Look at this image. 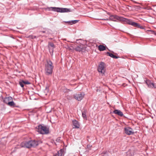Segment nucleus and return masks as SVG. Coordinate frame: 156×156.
I'll return each mask as SVG.
<instances>
[{"instance_id":"obj_12","label":"nucleus","mask_w":156,"mask_h":156,"mask_svg":"<svg viewBox=\"0 0 156 156\" xmlns=\"http://www.w3.org/2000/svg\"><path fill=\"white\" fill-rule=\"evenodd\" d=\"M12 100V97L10 96L6 97L3 99V102L8 105V102Z\"/></svg>"},{"instance_id":"obj_22","label":"nucleus","mask_w":156,"mask_h":156,"mask_svg":"<svg viewBox=\"0 0 156 156\" xmlns=\"http://www.w3.org/2000/svg\"><path fill=\"white\" fill-rule=\"evenodd\" d=\"M102 156H108V152L107 151L104 152L101 154Z\"/></svg>"},{"instance_id":"obj_19","label":"nucleus","mask_w":156,"mask_h":156,"mask_svg":"<svg viewBox=\"0 0 156 156\" xmlns=\"http://www.w3.org/2000/svg\"><path fill=\"white\" fill-rule=\"evenodd\" d=\"M105 64L103 62H101L99 65V68H105Z\"/></svg>"},{"instance_id":"obj_30","label":"nucleus","mask_w":156,"mask_h":156,"mask_svg":"<svg viewBox=\"0 0 156 156\" xmlns=\"http://www.w3.org/2000/svg\"><path fill=\"white\" fill-rule=\"evenodd\" d=\"M40 36V35H39V36H34V38H38Z\"/></svg>"},{"instance_id":"obj_15","label":"nucleus","mask_w":156,"mask_h":156,"mask_svg":"<svg viewBox=\"0 0 156 156\" xmlns=\"http://www.w3.org/2000/svg\"><path fill=\"white\" fill-rule=\"evenodd\" d=\"M52 72V69H45V73L46 75L51 74Z\"/></svg>"},{"instance_id":"obj_32","label":"nucleus","mask_w":156,"mask_h":156,"mask_svg":"<svg viewBox=\"0 0 156 156\" xmlns=\"http://www.w3.org/2000/svg\"><path fill=\"white\" fill-rule=\"evenodd\" d=\"M41 32L42 33H45V31H41Z\"/></svg>"},{"instance_id":"obj_7","label":"nucleus","mask_w":156,"mask_h":156,"mask_svg":"<svg viewBox=\"0 0 156 156\" xmlns=\"http://www.w3.org/2000/svg\"><path fill=\"white\" fill-rule=\"evenodd\" d=\"M124 131L125 133L128 135H133L134 133L133 129L129 126L124 128Z\"/></svg>"},{"instance_id":"obj_14","label":"nucleus","mask_w":156,"mask_h":156,"mask_svg":"<svg viewBox=\"0 0 156 156\" xmlns=\"http://www.w3.org/2000/svg\"><path fill=\"white\" fill-rule=\"evenodd\" d=\"M113 112L120 116H122L123 115V113L121 111L119 110H115Z\"/></svg>"},{"instance_id":"obj_20","label":"nucleus","mask_w":156,"mask_h":156,"mask_svg":"<svg viewBox=\"0 0 156 156\" xmlns=\"http://www.w3.org/2000/svg\"><path fill=\"white\" fill-rule=\"evenodd\" d=\"M97 70L100 73L102 74H104L105 72V69H97Z\"/></svg>"},{"instance_id":"obj_11","label":"nucleus","mask_w":156,"mask_h":156,"mask_svg":"<svg viewBox=\"0 0 156 156\" xmlns=\"http://www.w3.org/2000/svg\"><path fill=\"white\" fill-rule=\"evenodd\" d=\"M46 68H53L54 66L53 63L50 60H47L46 63L45 64Z\"/></svg>"},{"instance_id":"obj_33","label":"nucleus","mask_w":156,"mask_h":156,"mask_svg":"<svg viewBox=\"0 0 156 156\" xmlns=\"http://www.w3.org/2000/svg\"><path fill=\"white\" fill-rule=\"evenodd\" d=\"M110 20L109 18V19H105V20Z\"/></svg>"},{"instance_id":"obj_1","label":"nucleus","mask_w":156,"mask_h":156,"mask_svg":"<svg viewBox=\"0 0 156 156\" xmlns=\"http://www.w3.org/2000/svg\"><path fill=\"white\" fill-rule=\"evenodd\" d=\"M39 141L34 140H30L27 142H22L20 144V146L22 147L30 148L31 147H35L38 145Z\"/></svg>"},{"instance_id":"obj_24","label":"nucleus","mask_w":156,"mask_h":156,"mask_svg":"<svg viewBox=\"0 0 156 156\" xmlns=\"http://www.w3.org/2000/svg\"><path fill=\"white\" fill-rule=\"evenodd\" d=\"M79 20H73L71 21V25L77 23L79 21Z\"/></svg>"},{"instance_id":"obj_31","label":"nucleus","mask_w":156,"mask_h":156,"mask_svg":"<svg viewBox=\"0 0 156 156\" xmlns=\"http://www.w3.org/2000/svg\"><path fill=\"white\" fill-rule=\"evenodd\" d=\"M67 99H70V98H71L70 97V96H68L67 97Z\"/></svg>"},{"instance_id":"obj_8","label":"nucleus","mask_w":156,"mask_h":156,"mask_svg":"<svg viewBox=\"0 0 156 156\" xmlns=\"http://www.w3.org/2000/svg\"><path fill=\"white\" fill-rule=\"evenodd\" d=\"M84 94L83 93H80L79 94H76L73 95V97L78 101H80L83 99L84 96Z\"/></svg>"},{"instance_id":"obj_16","label":"nucleus","mask_w":156,"mask_h":156,"mask_svg":"<svg viewBox=\"0 0 156 156\" xmlns=\"http://www.w3.org/2000/svg\"><path fill=\"white\" fill-rule=\"evenodd\" d=\"M64 150L63 149H61L58 152V153L56 154L54 156H62L63 154Z\"/></svg>"},{"instance_id":"obj_34","label":"nucleus","mask_w":156,"mask_h":156,"mask_svg":"<svg viewBox=\"0 0 156 156\" xmlns=\"http://www.w3.org/2000/svg\"><path fill=\"white\" fill-rule=\"evenodd\" d=\"M105 20V19H102V20Z\"/></svg>"},{"instance_id":"obj_18","label":"nucleus","mask_w":156,"mask_h":156,"mask_svg":"<svg viewBox=\"0 0 156 156\" xmlns=\"http://www.w3.org/2000/svg\"><path fill=\"white\" fill-rule=\"evenodd\" d=\"M98 48L100 51H103L105 50L106 47L103 45H100L98 46Z\"/></svg>"},{"instance_id":"obj_3","label":"nucleus","mask_w":156,"mask_h":156,"mask_svg":"<svg viewBox=\"0 0 156 156\" xmlns=\"http://www.w3.org/2000/svg\"><path fill=\"white\" fill-rule=\"evenodd\" d=\"M48 9L49 10H51L60 12H68L70 11V9H69L58 7H51L48 8Z\"/></svg>"},{"instance_id":"obj_9","label":"nucleus","mask_w":156,"mask_h":156,"mask_svg":"<svg viewBox=\"0 0 156 156\" xmlns=\"http://www.w3.org/2000/svg\"><path fill=\"white\" fill-rule=\"evenodd\" d=\"M48 48H49V51L51 55H53L54 49L55 48V46L53 43L49 42L48 44Z\"/></svg>"},{"instance_id":"obj_5","label":"nucleus","mask_w":156,"mask_h":156,"mask_svg":"<svg viewBox=\"0 0 156 156\" xmlns=\"http://www.w3.org/2000/svg\"><path fill=\"white\" fill-rule=\"evenodd\" d=\"M86 48L87 47L85 45L80 44L74 48V49L76 51L82 53L85 51Z\"/></svg>"},{"instance_id":"obj_4","label":"nucleus","mask_w":156,"mask_h":156,"mask_svg":"<svg viewBox=\"0 0 156 156\" xmlns=\"http://www.w3.org/2000/svg\"><path fill=\"white\" fill-rule=\"evenodd\" d=\"M109 20L114 21H117L118 20L125 21L127 23V20L128 19H125L121 17H119L117 15H111L109 17Z\"/></svg>"},{"instance_id":"obj_29","label":"nucleus","mask_w":156,"mask_h":156,"mask_svg":"<svg viewBox=\"0 0 156 156\" xmlns=\"http://www.w3.org/2000/svg\"><path fill=\"white\" fill-rule=\"evenodd\" d=\"M63 22H65L66 23H68L69 25H71V21H64Z\"/></svg>"},{"instance_id":"obj_17","label":"nucleus","mask_w":156,"mask_h":156,"mask_svg":"<svg viewBox=\"0 0 156 156\" xmlns=\"http://www.w3.org/2000/svg\"><path fill=\"white\" fill-rule=\"evenodd\" d=\"M106 54L108 55L111 57L112 58H119V57H118L116 56L115 55L113 54L110 53L108 52L106 53Z\"/></svg>"},{"instance_id":"obj_25","label":"nucleus","mask_w":156,"mask_h":156,"mask_svg":"<svg viewBox=\"0 0 156 156\" xmlns=\"http://www.w3.org/2000/svg\"><path fill=\"white\" fill-rule=\"evenodd\" d=\"M23 84H24V83H23V81L22 80L19 82V84L20 85V86H21V87H23L24 86Z\"/></svg>"},{"instance_id":"obj_2","label":"nucleus","mask_w":156,"mask_h":156,"mask_svg":"<svg viewBox=\"0 0 156 156\" xmlns=\"http://www.w3.org/2000/svg\"><path fill=\"white\" fill-rule=\"evenodd\" d=\"M37 131L41 134H48L49 133V128L45 126H43L41 125H39L36 127Z\"/></svg>"},{"instance_id":"obj_13","label":"nucleus","mask_w":156,"mask_h":156,"mask_svg":"<svg viewBox=\"0 0 156 156\" xmlns=\"http://www.w3.org/2000/svg\"><path fill=\"white\" fill-rule=\"evenodd\" d=\"M73 124V128H78L80 127V125L78 122L76 120H74L72 121Z\"/></svg>"},{"instance_id":"obj_27","label":"nucleus","mask_w":156,"mask_h":156,"mask_svg":"<svg viewBox=\"0 0 156 156\" xmlns=\"http://www.w3.org/2000/svg\"><path fill=\"white\" fill-rule=\"evenodd\" d=\"M92 147V145H91L90 144L87 145V148L88 149V150H90L91 149V147Z\"/></svg>"},{"instance_id":"obj_35","label":"nucleus","mask_w":156,"mask_h":156,"mask_svg":"<svg viewBox=\"0 0 156 156\" xmlns=\"http://www.w3.org/2000/svg\"><path fill=\"white\" fill-rule=\"evenodd\" d=\"M130 153V151H128L127 152V153Z\"/></svg>"},{"instance_id":"obj_21","label":"nucleus","mask_w":156,"mask_h":156,"mask_svg":"<svg viewBox=\"0 0 156 156\" xmlns=\"http://www.w3.org/2000/svg\"><path fill=\"white\" fill-rule=\"evenodd\" d=\"M15 103L12 100H11V101H10V102H8V105L9 106H14L15 105Z\"/></svg>"},{"instance_id":"obj_23","label":"nucleus","mask_w":156,"mask_h":156,"mask_svg":"<svg viewBox=\"0 0 156 156\" xmlns=\"http://www.w3.org/2000/svg\"><path fill=\"white\" fill-rule=\"evenodd\" d=\"M82 116L84 119H87L86 113L85 111L82 112Z\"/></svg>"},{"instance_id":"obj_28","label":"nucleus","mask_w":156,"mask_h":156,"mask_svg":"<svg viewBox=\"0 0 156 156\" xmlns=\"http://www.w3.org/2000/svg\"><path fill=\"white\" fill-rule=\"evenodd\" d=\"M33 37H34V36L31 35H29L27 37L28 38H29L31 39H34Z\"/></svg>"},{"instance_id":"obj_10","label":"nucleus","mask_w":156,"mask_h":156,"mask_svg":"<svg viewBox=\"0 0 156 156\" xmlns=\"http://www.w3.org/2000/svg\"><path fill=\"white\" fill-rule=\"evenodd\" d=\"M144 81L145 83L148 86V87L150 88H156V87L154 86V83H151L150 80L146 79V80H144Z\"/></svg>"},{"instance_id":"obj_26","label":"nucleus","mask_w":156,"mask_h":156,"mask_svg":"<svg viewBox=\"0 0 156 156\" xmlns=\"http://www.w3.org/2000/svg\"><path fill=\"white\" fill-rule=\"evenodd\" d=\"M23 81V83L24 84H30L31 83H30L28 81H24L23 80H22Z\"/></svg>"},{"instance_id":"obj_6","label":"nucleus","mask_w":156,"mask_h":156,"mask_svg":"<svg viewBox=\"0 0 156 156\" xmlns=\"http://www.w3.org/2000/svg\"><path fill=\"white\" fill-rule=\"evenodd\" d=\"M126 20L127 23L131 25L138 28H140L141 29H144V27L143 26L140 25L139 23L132 22L128 19L127 20Z\"/></svg>"}]
</instances>
